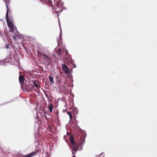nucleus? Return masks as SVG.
<instances>
[{"label": "nucleus", "instance_id": "obj_1", "mask_svg": "<svg viewBox=\"0 0 157 157\" xmlns=\"http://www.w3.org/2000/svg\"><path fill=\"white\" fill-rule=\"evenodd\" d=\"M80 140L78 143L75 142L72 136L70 137V141L71 144V148L72 154L73 155V157H75L76 156L74 155L76 153L78 150V148L81 146L84 140L83 138L80 137Z\"/></svg>", "mask_w": 157, "mask_h": 157}, {"label": "nucleus", "instance_id": "obj_6", "mask_svg": "<svg viewBox=\"0 0 157 157\" xmlns=\"http://www.w3.org/2000/svg\"><path fill=\"white\" fill-rule=\"evenodd\" d=\"M19 80V82L21 85H23L24 83L25 78L24 76L22 75H20Z\"/></svg>", "mask_w": 157, "mask_h": 157}, {"label": "nucleus", "instance_id": "obj_16", "mask_svg": "<svg viewBox=\"0 0 157 157\" xmlns=\"http://www.w3.org/2000/svg\"><path fill=\"white\" fill-rule=\"evenodd\" d=\"M34 89H35V88H34V87L33 86H32V87H31V88H30V89H31V90H35V91H36V92H37V90H34Z\"/></svg>", "mask_w": 157, "mask_h": 157}, {"label": "nucleus", "instance_id": "obj_9", "mask_svg": "<svg viewBox=\"0 0 157 157\" xmlns=\"http://www.w3.org/2000/svg\"><path fill=\"white\" fill-rule=\"evenodd\" d=\"M37 54L40 56V57H42L45 54L43 52H41L40 50H37Z\"/></svg>", "mask_w": 157, "mask_h": 157}, {"label": "nucleus", "instance_id": "obj_5", "mask_svg": "<svg viewBox=\"0 0 157 157\" xmlns=\"http://www.w3.org/2000/svg\"><path fill=\"white\" fill-rule=\"evenodd\" d=\"M63 71L65 74H67L69 73V69L67 66L65 64H62L61 65Z\"/></svg>", "mask_w": 157, "mask_h": 157}, {"label": "nucleus", "instance_id": "obj_12", "mask_svg": "<svg viewBox=\"0 0 157 157\" xmlns=\"http://www.w3.org/2000/svg\"><path fill=\"white\" fill-rule=\"evenodd\" d=\"M62 53V51L60 49H59L58 50V55L60 56H60H61V54Z\"/></svg>", "mask_w": 157, "mask_h": 157}, {"label": "nucleus", "instance_id": "obj_23", "mask_svg": "<svg viewBox=\"0 0 157 157\" xmlns=\"http://www.w3.org/2000/svg\"><path fill=\"white\" fill-rule=\"evenodd\" d=\"M66 110H67L66 109H65V110L63 109V112H65Z\"/></svg>", "mask_w": 157, "mask_h": 157}, {"label": "nucleus", "instance_id": "obj_25", "mask_svg": "<svg viewBox=\"0 0 157 157\" xmlns=\"http://www.w3.org/2000/svg\"><path fill=\"white\" fill-rule=\"evenodd\" d=\"M7 1L9 2V0H7Z\"/></svg>", "mask_w": 157, "mask_h": 157}, {"label": "nucleus", "instance_id": "obj_17", "mask_svg": "<svg viewBox=\"0 0 157 157\" xmlns=\"http://www.w3.org/2000/svg\"><path fill=\"white\" fill-rule=\"evenodd\" d=\"M98 157H104V155L103 153L99 155Z\"/></svg>", "mask_w": 157, "mask_h": 157}, {"label": "nucleus", "instance_id": "obj_14", "mask_svg": "<svg viewBox=\"0 0 157 157\" xmlns=\"http://www.w3.org/2000/svg\"><path fill=\"white\" fill-rule=\"evenodd\" d=\"M40 1L43 4H44V3L46 4V0H40Z\"/></svg>", "mask_w": 157, "mask_h": 157}, {"label": "nucleus", "instance_id": "obj_11", "mask_svg": "<svg viewBox=\"0 0 157 157\" xmlns=\"http://www.w3.org/2000/svg\"><path fill=\"white\" fill-rule=\"evenodd\" d=\"M49 80L50 82L52 84H54V82L53 80V77L51 75H50L49 77Z\"/></svg>", "mask_w": 157, "mask_h": 157}, {"label": "nucleus", "instance_id": "obj_22", "mask_svg": "<svg viewBox=\"0 0 157 157\" xmlns=\"http://www.w3.org/2000/svg\"><path fill=\"white\" fill-rule=\"evenodd\" d=\"M7 102L4 103H3L2 104V105H5V104H7Z\"/></svg>", "mask_w": 157, "mask_h": 157}, {"label": "nucleus", "instance_id": "obj_20", "mask_svg": "<svg viewBox=\"0 0 157 157\" xmlns=\"http://www.w3.org/2000/svg\"><path fill=\"white\" fill-rule=\"evenodd\" d=\"M69 117H70V120H71V119H72V115H70Z\"/></svg>", "mask_w": 157, "mask_h": 157}, {"label": "nucleus", "instance_id": "obj_3", "mask_svg": "<svg viewBox=\"0 0 157 157\" xmlns=\"http://www.w3.org/2000/svg\"><path fill=\"white\" fill-rule=\"evenodd\" d=\"M55 12L56 13H61L63 11V7L60 3L58 2L56 3V7L54 9Z\"/></svg>", "mask_w": 157, "mask_h": 157}, {"label": "nucleus", "instance_id": "obj_8", "mask_svg": "<svg viewBox=\"0 0 157 157\" xmlns=\"http://www.w3.org/2000/svg\"><path fill=\"white\" fill-rule=\"evenodd\" d=\"M48 107L49 109V111L50 112L52 113V109L53 107V104L52 103H50L49 105L48 106Z\"/></svg>", "mask_w": 157, "mask_h": 157}, {"label": "nucleus", "instance_id": "obj_10", "mask_svg": "<svg viewBox=\"0 0 157 157\" xmlns=\"http://www.w3.org/2000/svg\"><path fill=\"white\" fill-rule=\"evenodd\" d=\"M42 58L47 61H49L50 60L49 58L47 56L45 55V54L44 55V56L42 57Z\"/></svg>", "mask_w": 157, "mask_h": 157}, {"label": "nucleus", "instance_id": "obj_21", "mask_svg": "<svg viewBox=\"0 0 157 157\" xmlns=\"http://www.w3.org/2000/svg\"><path fill=\"white\" fill-rule=\"evenodd\" d=\"M44 94H45V95L48 98V94H47L46 93H45V92L44 93Z\"/></svg>", "mask_w": 157, "mask_h": 157}, {"label": "nucleus", "instance_id": "obj_18", "mask_svg": "<svg viewBox=\"0 0 157 157\" xmlns=\"http://www.w3.org/2000/svg\"><path fill=\"white\" fill-rule=\"evenodd\" d=\"M6 48H7V49H8L9 48V44H7V45L6 46Z\"/></svg>", "mask_w": 157, "mask_h": 157}, {"label": "nucleus", "instance_id": "obj_13", "mask_svg": "<svg viewBox=\"0 0 157 157\" xmlns=\"http://www.w3.org/2000/svg\"><path fill=\"white\" fill-rule=\"evenodd\" d=\"M52 3V1L51 0H46V4H51Z\"/></svg>", "mask_w": 157, "mask_h": 157}, {"label": "nucleus", "instance_id": "obj_2", "mask_svg": "<svg viewBox=\"0 0 157 157\" xmlns=\"http://www.w3.org/2000/svg\"><path fill=\"white\" fill-rule=\"evenodd\" d=\"M5 2L7 8V12L6 13V19L7 24L8 27L12 30L14 31L16 27H14L13 24L12 22V20L10 18L9 19L8 17V14L9 12V9L8 8L9 4L7 3V1H5Z\"/></svg>", "mask_w": 157, "mask_h": 157}, {"label": "nucleus", "instance_id": "obj_19", "mask_svg": "<svg viewBox=\"0 0 157 157\" xmlns=\"http://www.w3.org/2000/svg\"><path fill=\"white\" fill-rule=\"evenodd\" d=\"M67 113L70 116V115H71V113L69 111H68L67 112Z\"/></svg>", "mask_w": 157, "mask_h": 157}, {"label": "nucleus", "instance_id": "obj_7", "mask_svg": "<svg viewBox=\"0 0 157 157\" xmlns=\"http://www.w3.org/2000/svg\"><path fill=\"white\" fill-rule=\"evenodd\" d=\"M39 82L36 80H34L33 83L34 85L37 89L40 88V86L39 84Z\"/></svg>", "mask_w": 157, "mask_h": 157}, {"label": "nucleus", "instance_id": "obj_15", "mask_svg": "<svg viewBox=\"0 0 157 157\" xmlns=\"http://www.w3.org/2000/svg\"><path fill=\"white\" fill-rule=\"evenodd\" d=\"M67 52L66 51L64 52V51L63 52H62V53H61V55L63 56L64 53H65V55L67 56Z\"/></svg>", "mask_w": 157, "mask_h": 157}, {"label": "nucleus", "instance_id": "obj_4", "mask_svg": "<svg viewBox=\"0 0 157 157\" xmlns=\"http://www.w3.org/2000/svg\"><path fill=\"white\" fill-rule=\"evenodd\" d=\"M37 152L36 151H33L31 153L25 155H21L19 156V157H33L36 155Z\"/></svg>", "mask_w": 157, "mask_h": 157}, {"label": "nucleus", "instance_id": "obj_24", "mask_svg": "<svg viewBox=\"0 0 157 157\" xmlns=\"http://www.w3.org/2000/svg\"><path fill=\"white\" fill-rule=\"evenodd\" d=\"M49 128H50V129H51V127H49Z\"/></svg>", "mask_w": 157, "mask_h": 157}]
</instances>
